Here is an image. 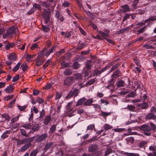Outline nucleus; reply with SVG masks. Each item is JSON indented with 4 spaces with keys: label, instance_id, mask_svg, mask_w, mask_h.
Here are the masks:
<instances>
[{
    "label": "nucleus",
    "instance_id": "nucleus-1",
    "mask_svg": "<svg viewBox=\"0 0 156 156\" xmlns=\"http://www.w3.org/2000/svg\"><path fill=\"white\" fill-rule=\"evenodd\" d=\"M141 130L143 131L144 134L146 136H149L151 134V128L147 124H144L140 126Z\"/></svg>",
    "mask_w": 156,
    "mask_h": 156
},
{
    "label": "nucleus",
    "instance_id": "nucleus-2",
    "mask_svg": "<svg viewBox=\"0 0 156 156\" xmlns=\"http://www.w3.org/2000/svg\"><path fill=\"white\" fill-rule=\"evenodd\" d=\"M17 30L14 27H12L7 31L6 33L3 35V38H6L7 37H11L13 34L16 33Z\"/></svg>",
    "mask_w": 156,
    "mask_h": 156
},
{
    "label": "nucleus",
    "instance_id": "nucleus-3",
    "mask_svg": "<svg viewBox=\"0 0 156 156\" xmlns=\"http://www.w3.org/2000/svg\"><path fill=\"white\" fill-rule=\"evenodd\" d=\"M37 9H38L39 10H41L42 9V7L40 5L34 3V4L32 8L29 11L28 13L29 14H31Z\"/></svg>",
    "mask_w": 156,
    "mask_h": 156
},
{
    "label": "nucleus",
    "instance_id": "nucleus-4",
    "mask_svg": "<svg viewBox=\"0 0 156 156\" xmlns=\"http://www.w3.org/2000/svg\"><path fill=\"white\" fill-rule=\"evenodd\" d=\"M74 79L73 77L71 76L66 78L64 81V85L66 86H70L72 84Z\"/></svg>",
    "mask_w": 156,
    "mask_h": 156
},
{
    "label": "nucleus",
    "instance_id": "nucleus-5",
    "mask_svg": "<svg viewBox=\"0 0 156 156\" xmlns=\"http://www.w3.org/2000/svg\"><path fill=\"white\" fill-rule=\"evenodd\" d=\"M50 13L47 10L45 9L44 11L43 16L45 20V23H47L50 20Z\"/></svg>",
    "mask_w": 156,
    "mask_h": 156
},
{
    "label": "nucleus",
    "instance_id": "nucleus-6",
    "mask_svg": "<svg viewBox=\"0 0 156 156\" xmlns=\"http://www.w3.org/2000/svg\"><path fill=\"white\" fill-rule=\"evenodd\" d=\"M48 134L47 133H45L39 136L35 140L36 142H40L46 138L48 137Z\"/></svg>",
    "mask_w": 156,
    "mask_h": 156
},
{
    "label": "nucleus",
    "instance_id": "nucleus-7",
    "mask_svg": "<svg viewBox=\"0 0 156 156\" xmlns=\"http://www.w3.org/2000/svg\"><path fill=\"white\" fill-rule=\"evenodd\" d=\"M35 138V137L34 136H33L24 138L21 140L20 143L21 144H24L27 143V144L31 143V142L34 140Z\"/></svg>",
    "mask_w": 156,
    "mask_h": 156
},
{
    "label": "nucleus",
    "instance_id": "nucleus-8",
    "mask_svg": "<svg viewBox=\"0 0 156 156\" xmlns=\"http://www.w3.org/2000/svg\"><path fill=\"white\" fill-rule=\"evenodd\" d=\"M31 145V143H27L21 147L20 148V151L21 152H24L27 150Z\"/></svg>",
    "mask_w": 156,
    "mask_h": 156
},
{
    "label": "nucleus",
    "instance_id": "nucleus-9",
    "mask_svg": "<svg viewBox=\"0 0 156 156\" xmlns=\"http://www.w3.org/2000/svg\"><path fill=\"white\" fill-rule=\"evenodd\" d=\"M42 58L37 57L35 59L36 65L37 66H40L44 62V61L42 60Z\"/></svg>",
    "mask_w": 156,
    "mask_h": 156
},
{
    "label": "nucleus",
    "instance_id": "nucleus-10",
    "mask_svg": "<svg viewBox=\"0 0 156 156\" xmlns=\"http://www.w3.org/2000/svg\"><path fill=\"white\" fill-rule=\"evenodd\" d=\"M145 119L149 120L153 119V120H155L156 119V116H154L153 113H151L148 114L146 116Z\"/></svg>",
    "mask_w": 156,
    "mask_h": 156
},
{
    "label": "nucleus",
    "instance_id": "nucleus-11",
    "mask_svg": "<svg viewBox=\"0 0 156 156\" xmlns=\"http://www.w3.org/2000/svg\"><path fill=\"white\" fill-rule=\"evenodd\" d=\"M97 146L95 145H91L88 148V151L90 152H92L97 150Z\"/></svg>",
    "mask_w": 156,
    "mask_h": 156
},
{
    "label": "nucleus",
    "instance_id": "nucleus-12",
    "mask_svg": "<svg viewBox=\"0 0 156 156\" xmlns=\"http://www.w3.org/2000/svg\"><path fill=\"white\" fill-rule=\"evenodd\" d=\"M116 86L117 87H121L123 86L124 85V83L122 80H118L117 82L116 83Z\"/></svg>",
    "mask_w": 156,
    "mask_h": 156
},
{
    "label": "nucleus",
    "instance_id": "nucleus-13",
    "mask_svg": "<svg viewBox=\"0 0 156 156\" xmlns=\"http://www.w3.org/2000/svg\"><path fill=\"white\" fill-rule=\"evenodd\" d=\"M93 99L92 98H90L85 102L84 103V105L85 106H90L92 105L91 104L93 103Z\"/></svg>",
    "mask_w": 156,
    "mask_h": 156
},
{
    "label": "nucleus",
    "instance_id": "nucleus-14",
    "mask_svg": "<svg viewBox=\"0 0 156 156\" xmlns=\"http://www.w3.org/2000/svg\"><path fill=\"white\" fill-rule=\"evenodd\" d=\"M13 86L12 85H10L5 88V90L6 93H10L13 91Z\"/></svg>",
    "mask_w": 156,
    "mask_h": 156
},
{
    "label": "nucleus",
    "instance_id": "nucleus-15",
    "mask_svg": "<svg viewBox=\"0 0 156 156\" xmlns=\"http://www.w3.org/2000/svg\"><path fill=\"white\" fill-rule=\"evenodd\" d=\"M78 90L76 89H74L72 90V94H69L68 95V96L71 97L72 96V94L74 95L75 96H76L78 94Z\"/></svg>",
    "mask_w": 156,
    "mask_h": 156
},
{
    "label": "nucleus",
    "instance_id": "nucleus-16",
    "mask_svg": "<svg viewBox=\"0 0 156 156\" xmlns=\"http://www.w3.org/2000/svg\"><path fill=\"white\" fill-rule=\"evenodd\" d=\"M73 71L72 69H66L64 72L63 74L65 75H70L72 73Z\"/></svg>",
    "mask_w": 156,
    "mask_h": 156
},
{
    "label": "nucleus",
    "instance_id": "nucleus-17",
    "mask_svg": "<svg viewBox=\"0 0 156 156\" xmlns=\"http://www.w3.org/2000/svg\"><path fill=\"white\" fill-rule=\"evenodd\" d=\"M51 118L50 116L45 117L44 121V123L45 125H47L50 122Z\"/></svg>",
    "mask_w": 156,
    "mask_h": 156
},
{
    "label": "nucleus",
    "instance_id": "nucleus-18",
    "mask_svg": "<svg viewBox=\"0 0 156 156\" xmlns=\"http://www.w3.org/2000/svg\"><path fill=\"white\" fill-rule=\"evenodd\" d=\"M86 100V99L84 98H83L79 99L77 101L76 105V106H78L82 104Z\"/></svg>",
    "mask_w": 156,
    "mask_h": 156
},
{
    "label": "nucleus",
    "instance_id": "nucleus-19",
    "mask_svg": "<svg viewBox=\"0 0 156 156\" xmlns=\"http://www.w3.org/2000/svg\"><path fill=\"white\" fill-rule=\"evenodd\" d=\"M22 127L25 128L26 129L28 130L31 128V125L30 123H26L23 125Z\"/></svg>",
    "mask_w": 156,
    "mask_h": 156
},
{
    "label": "nucleus",
    "instance_id": "nucleus-20",
    "mask_svg": "<svg viewBox=\"0 0 156 156\" xmlns=\"http://www.w3.org/2000/svg\"><path fill=\"white\" fill-rule=\"evenodd\" d=\"M101 113L100 115L103 117H106L108 115H110L111 114L112 112H103L102 111H100Z\"/></svg>",
    "mask_w": 156,
    "mask_h": 156
},
{
    "label": "nucleus",
    "instance_id": "nucleus-21",
    "mask_svg": "<svg viewBox=\"0 0 156 156\" xmlns=\"http://www.w3.org/2000/svg\"><path fill=\"white\" fill-rule=\"evenodd\" d=\"M93 65V63L92 62V61L89 60L88 61L86 64V66L87 67V69H90L91 68V67Z\"/></svg>",
    "mask_w": 156,
    "mask_h": 156
},
{
    "label": "nucleus",
    "instance_id": "nucleus-22",
    "mask_svg": "<svg viewBox=\"0 0 156 156\" xmlns=\"http://www.w3.org/2000/svg\"><path fill=\"white\" fill-rule=\"evenodd\" d=\"M8 58L11 60L14 61L16 59V57L14 54H11L9 55V56L8 57Z\"/></svg>",
    "mask_w": 156,
    "mask_h": 156
},
{
    "label": "nucleus",
    "instance_id": "nucleus-23",
    "mask_svg": "<svg viewBox=\"0 0 156 156\" xmlns=\"http://www.w3.org/2000/svg\"><path fill=\"white\" fill-rule=\"evenodd\" d=\"M20 115L18 114L17 116L12 118L11 120V122L12 123L15 122L17 121L19 119Z\"/></svg>",
    "mask_w": 156,
    "mask_h": 156
},
{
    "label": "nucleus",
    "instance_id": "nucleus-24",
    "mask_svg": "<svg viewBox=\"0 0 156 156\" xmlns=\"http://www.w3.org/2000/svg\"><path fill=\"white\" fill-rule=\"evenodd\" d=\"M156 20V16L150 17L147 19L146 21L148 22H151Z\"/></svg>",
    "mask_w": 156,
    "mask_h": 156
},
{
    "label": "nucleus",
    "instance_id": "nucleus-25",
    "mask_svg": "<svg viewBox=\"0 0 156 156\" xmlns=\"http://www.w3.org/2000/svg\"><path fill=\"white\" fill-rule=\"evenodd\" d=\"M122 8L124 9L123 12H126L129 11V7L127 5H125L122 6Z\"/></svg>",
    "mask_w": 156,
    "mask_h": 156
},
{
    "label": "nucleus",
    "instance_id": "nucleus-26",
    "mask_svg": "<svg viewBox=\"0 0 156 156\" xmlns=\"http://www.w3.org/2000/svg\"><path fill=\"white\" fill-rule=\"evenodd\" d=\"M46 49L44 48L40 52L39 54L38 55L37 57L41 58H43L44 52L46 51Z\"/></svg>",
    "mask_w": 156,
    "mask_h": 156
},
{
    "label": "nucleus",
    "instance_id": "nucleus-27",
    "mask_svg": "<svg viewBox=\"0 0 156 156\" xmlns=\"http://www.w3.org/2000/svg\"><path fill=\"white\" fill-rule=\"evenodd\" d=\"M147 144V142L145 141H142L140 142L139 146L140 148H143L145 145Z\"/></svg>",
    "mask_w": 156,
    "mask_h": 156
},
{
    "label": "nucleus",
    "instance_id": "nucleus-28",
    "mask_svg": "<svg viewBox=\"0 0 156 156\" xmlns=\"http://www.w3.org/2000/svg\"><path fill=\"white\" fill-rule=\"evenodd\" d=\"M103 127L105 130H108L112 128V126L108 124H105L103 126Z\"/></svg>",
    "mask_w": 156,
    "mask_h": 156
},
{
    "label": "nucleus",
    "instance_id": "nucleus-29",
    "mask_svg": "<svg viewBox=\"0 0 156 156\" xmlns=\"http://www.w3.org/2000/svg\"><path fill=\"white\" fill-rule=\"evenodd\" d=\"M38 151L37 149H34L31 151L30 154V156H36Z\"/></svg>",
    "mask_w": 156,
    "mask_h": 156
},
{
    "label": "nucleus",
    "instance_id": "nucleus-30",
    "mask_svg": "<svg viewBox=\"0 0 156 156\" xmlns=\"http://www.w3.org/2000/svg\"><path fill=\"white\" fill-rule=\"evenodd\" d=\"M20 62H18L16 65L14 67L13 69L12 70L14 72H16L19 69L20 66Z\"/></svg>",
    "mask_w": 156,
    "mask_h": 156
},
{
    "label": "nucleus",
    "instance_id": "nucleus-31",
    "mask_svg": "<svg viewBox=\"0 0 156 156\" xmlns=\"http://www.w3.org/2000/svg\"><path fill=\"white\" fill-rule=\"evenodd\" d=\"M53 143L52 142H50L47 144L45 147V148L44 149V150L46 151L53 144Z\"/></svg>",
    "mask_w": 156,
    "mask_h": 156
},
{
    "label": "nucleus",
    "instance_id": "nucleus-32",
    "mask_svg": "<svg viewBox=\"0 0 156 156\" xmlns=\"http://www.w3.org/2000/svg\"><path fill=\"white\" fill-rule=\"evenodd\" d=\"M51 61V59H48L45 63V64L43 66V68L44 69H45L46 67L48 66L50 64V62Z\"/></svg>",
    "mask_w": 156,
    "mask_h": 156
},
{
    "label": "nucleus",
    "instance_id": "nucleus-33",
    "mask_svg": "<svg viewBox=\"0 0 156 156\" xmlns=\"http://www.w3.org/2000/svg\"><path fill=\"white\" fill-rule=\"evenodd\" d=\"M17 106L19 109L21 111L24 110L26 109L27 107V106L26 105H24L23 106H20L19 105H17Z\"/></svg>",
    "mask_w": 156,
    "mask_h": 156
},
{
    "label": "nucleus",
    "instance_id": "nucleus-34",
    "mask_svg": "<svg viewBox=\"0 0 156 156\" xmlns=\"http://www.w3.org/2000/svg\"><path fill=\"white\" fill-rule=\"evenodd\" d=\"M98 32L101 35V36L104 38H105L107 36V34L106 33H104L102 31H98Z\"/></svg>",
    "mask_w": 156,
    "mask_h": 156
},
{
    "label": "nucleus",
    "instance_id": "nucleus-35",
    "mask_svg": "<svg viewBox=\"0 0 156 156\" xmlns=\"http://www.w3.org/2000/svg\"><path fill=\"white\" fill-rule=\"evenodd\" d=\"M80 65L77 62H75L73 65V67L74 69H76L80 67Z\"/></svg>",
    "mask_w": 156,
    "mask_h": 156
},
{
    "label": "nucleus",
    "instance_id": "nucleus-36",
    "mask_svg": "<svg viewBox=\"0 0 156 156\" xmlns=\"http://www.w3.org/2000/svg\"><path fill=\"white\" fill-rule=\"evenodd\" d=\"M21 68L23 71H25L27 68L26 64L25 63H23L21 66Z\"/></svg>",
    "mask_w": 156,
    "mask_h": 156
},
{
    "label": "nucleus",
    "instance_id": "nucleus-37",
    "mask_svg": "<svg viewBox=\"0 0 156 156\" xmlns=\"http://www.w3.org/2000/svg\"><path fill=\"white\" fill-rule=\"evenodd\" d=\"M92 105L93 106V108L95 109L96 111H97V109L98 108L100 110L101 109V106L98 104H93Z\"/></svg>",
    "mask_w": 156,
    "mask_h": 156
},
{
    "label": "nucleus",
    "instance_id": "nucleus-38",
    "mask_svg": "<svg viewBox=\"0 0 156 156\" xmlns=\"http://www.w3.org/2000/svg\"><path fill=\"white\" fill-rule=\"evenodd\" d=\"M20 132L21 133V134L23 135V136H26V137H28L29 136L26 133L25 130L22 129H20Z\"/></svg>",
    "mask_w": 156,
    "mask_h": 156
},
{
    "label": "nucleus",
    "instance_id": "nucleus-39",
    "mask_svg": "<svg viewBox=\"0 0 156 156\" xmlns=\"http://www.w3.org/2000/svg\"><path fill=\"white\" fill-rule=\"evenodd\" d=\"M38 47L37 44L35 43L34 44H31V47H30V49L33 50L37 48Z\"/></svg>",
    "mask_w": 156,
    "mask_h": 156
},
{
    "label": "nucleus",
    "instance_id": "nucleus-40",
    "mask_svg": "<svg viewBox=\"0 0 156 156\" xmlns=\"http://www.w3.org/2000/svg\"><path fill=\"white\" fill-rule=\"evenodd\" d=\"M126 154L127 156H139L140 155L138 153H126Z\"/></svg>",
    "mask_w": 156,
    "mask_h": 156
},
{
    "label": "nucleus",
    "instance_id": "nucleus-41",
    "mask_svg": "<svg viewBox=\"0 0 156 156\" xmlns=\"http://www.w3.org/2000/svg\"><path fill=\"white\" fill-rule=\"evenodd\" d=\"M94 128V125L92 124L88 126L87 127V130L92 131Z\"/></svg>",
    "mask_w": 156,
    "mask_h": 156
},
{
    "label": "nucleus",
    "instance_id": "nucleus-42",
    "mask_svg": "<svg viewBox=\"0 0 156 156\" xmlns=\"http://www.w3.org/2000/svg\"><path fill=\"white\" fill-rule=\"evenodd\" d=\"M95 81V80L94 79L91 80L87 82L86 85H91L93 84L94 83Z\"/></svg>",
    "mask_w": 156,
    "mask_h": 156
},
{
    "label": "nucleus",
    "instance_id": "nucleus-43",
    "mask_svg": "<svg viewBox=\"0 0 156 156\" xmlns=\"http://www.w3.org/2000/svg\"><path fill=\"white\" fill-rule=\"evenodd\" d=\"M62 68H64L68 66L69 63H66L65 62H63L61 63Z\"/></svg>",
    "mask_w": 156,
    "mask_h": 156
},
{
    "label": "nucleus",
    "instance_id": "nucleus-44",
    "mask_svg": "<svg viewBox=\"0 0 156 156\" xmlns=\"http://www.w3.org/2000/svg\"><path fill=\"white\" fill-rule=\"evenodd\" d=\"M13 95H8L4 98V99L5 101H8L13 98Z\"/></svg>",
    "mask_w": 156,
    "mask_h": 156
},
{
    "label": "nucleus",
    "instance_id": "nucleus-45",
    "mask_svg": "<svg viewBox=\"0 0 156 156\" xmlns=\"http://www.w3.org/2000/svg\"><path fill=\"white\" fill-rule=\"evenodd\" d=\"M16 100V98L14 99L13 100L11 101L8 104V106L9 108H11L13 105L15 103Z\"/></svg>",
    "mask_w": 156,
    "mask_h": 156
},
{
    "label": "nucleus",
    "instance_id": "nucleus-46",
    "mask_svg": "<svg viewBox=\"0 0 156 156\" xmlns=\"http://www.w3.org/2000/svg\"><path fill=\"white\" fill-rule=\"evenodd\" d=\"M56 127V126L55 125H53L52 126L50 129L49 131V133H53L55 131V129Z\"/></svg>",
    "mask_w": 156,
    "mask_h": 156
},
{
    "label": "nucleus",
    "instance_id": "nucleus-47",
    "mask_svg": "<svg viewBox=\"0 0 156 156\" xmlns=\"http://www.w3.org/2000/svg\"><path fill=\"white\" fill-rule=\"evenodd\" d=\"M42 30L46 32H48L49 30V29L48 27L43 25L42 26Z\"/></svg>",
    "mask_w": 156,
    "mask_h": 156
},
{
    "label": "nucleus",
    "instance_id": "nucleus-48",
    "mask_svg": "<svg viewBox=\"0 0 156 156\" xmlns=\"http://www.w3.org/2000/svg\"><path fill=\"white\" fill-rule=\"evenodd\" d=\"M31 110H33L35 114L39 112L38 110L36 108L35 106H34L33 108H31Z\"/></svg>",
    "mask_w": 156,
    "mask_h": 156
},
{
    "label": "nucleus",
    "instance_id": "nucleus-49",
    "mask_svg": "<svg viewBox=\"0 0 156 156\" xmlns=\"http://www.w3.org/2000/svg\"><path fill=\"white\" fill-rule=\"evenodd\" d=\"M9 133V131H6L5 132H4L2 135L1 136V137L2 139H4L6 137H7L8 136L7 135V133Z\"/></svg>",
    "mask_w": 156,
    "mask_h": 156
},
{
    "label": "nucleus",
    "instance_id": "nucleus-50",
    "mask_svg": "<svg viewBox=\"0 0 156 156\" xmlns=\"http://www.w3.org/2000/svg\"><path fill=\"white\" fill-rule=\"evenodd\" d=\"M52 87L51 84L50 83H48L43 87L44 89H48Z\"/></svg>",
    "mask_w": 156,
    "mask_h": 156
},
{
    "label": "nucleus",
    "instance_id": "nucleus-51",
    "mask_svg": "<svg viewBox=\"0 0 156 156\" xmlns=\"http://www.w3.org/2000/svg\"><path fill=\"white\" fill-rule=\"evenodd\" d=\"M126 140L128 142L132 143L134 141V138L132 137H129L127 138Z\"/></svg>",
    "mask_w": 156,
    "mask_h": 156
},
{
    "label": "nucleus",
    "instance_id": "nucleus-52",
    "mask_svg": "<svg viewBox=\"0 0 156 156\" xmlns=\"http://www.w3.org/2000/svg\"><path fill=\"white\" fill-rule=\"evenodd\" d=\"M45 114V111L44 109H43L41 112H40V115L39 118H42Z\"/></svg>",
    "mask_w": 156,
    "mask_h": 156
},
{
    "label": "nucleus",
    "instance_id": "nucleus-53",
    "mask_svg": "<svg viewBox=\"0 0 156 156\" xmlns=\"http://www.w3.org/2000/svg\"><path fill=\"white\" fill-rule=\"evenodd\" d=\"M127 108L130 111H132L134 110L135 109V107L133 105H128L127 106Z\"/></svg>",
    "mask_w": 156,
    "mask_h": 156
},
{
    "label": "nucleus",
    "instance_id": "nucleus-54",
    "mask_svg": "<svg viewBox=\"0 0 156 156\" xmlns=\"http://www.w3.org/2000/svg\"><path fill=\"white\" fill-rule=\"evenodd\" d=\"M112 150L110 148L108 149L106 151L105 155H107L112 153Z\"/></svg>",
    "mask_w": 156,
    "mask_h": 156
},
{
    "label": "nucleus",
    "instance_id": "nucleus-55",
    "mask_svg": "<svg viewBox=\"0 0 156 156\" xmlns=\"http://www.w3.org/2000/svg\"><path fill=\"white\" fill-rule=\"evenodd\" d=\"M125 129H124L123 128H116L114 129V130L115 132H120Z\"/></svg>",
    "mask_w": 156,
    "mask_h": 156
},
{
    "label": "nucleus",
    "instance_id": "nucleus-56",
    "mask_svg": "<svg viewBox=\"0 0 156 156\" xmlns=\"http://www.w3.org/2000/svg\"><path fill=\"white\" fill-rule=\"evenodd\" d=\"M150 125L151 126V130H155L156 129V126L153 123L151 122L150 123Z\"/></svg>",
    "mask_w": 156,
    "mask_h": 156
},
{
    "label": "nucleus",
    "instance_id": "nucleus-57",
    "mask_svg": "<svg viewBox=\"0 0 156 156\" xmlns=\"http://www.w3.org/2000/svg\"><path fill=\"white\" fill-rule=\"evenodd\" d=\"M62 95L59 93H57L55 96V99L57 100L60 98L61 97Z\"/></svg>",
    "mask_w": 156,
    "mask_h": 156
},
{
    "label": "nucleus",
    "instance_id": "nucleus-58",
    "mask_svg": "<svg viewBox=\"0 0 156 156\" xmlns=\"http://www.w3.org/2000/svg\"><path fill=\"white\" fill-rule=\"evenodd\" d=\"M136 95V94L134 92H132L128 94V96L130 97H134Z\"/></svg>",
    "mask_w": 156,
    "mask_h": 156
},
{
    "label": "nucleus",
    "instance_id": "nucleus-59",
    "mask_svg": "<svg viewBox=\"0 0 156 156\" xmlns=\"http://www.w3.org/2000/svg\"><path fill=\"white\" fill-rule=\"evenodd\" d=\"M37 101L40 104L44 102V101L42 98H40L37 97Z\"/></svg>",
    "mask_w": 156,
    "mask_h": 156
},
{
    "label": "nucleus",
    "instance_id": "nucleus-60",
    "mask_svg": "<svg viewBox=\"0 0 156 156\" xmlns=\"http://www.w3.org/2000/svg\"><path fill=\"white\" fill-rule=\"evenodd\" d=\"M39 126H34L32 127V130L36 131H38L39 129Z\"/></svg>",
    "mask_w": 156,
    "mask_h": 156
},
{
    "label": "nucleus",
    "instance_id": "nucleus-61",
    "mask_svg": "<svg viewBox=\"0 0 156 156\" xmlns=\"http://www.w3.org/2000/svg\"><path fill=\"white\" fill-rule=\"evenodd\" d=\"M101 104L105 103L106 105H107L109 104V102L108 101L103 100L102 99H101Z\"/></svg>",
    "mask_w": 156,
    "mask_h": 156
},
{
    "label": "nucleus",
    "instance_id": "nucleus-62",
    "mask_svg": "<svg viewBox=\"0 0 156 156\" xmlns=\"http://www.w3.org/2000/svg\"><path fill=\"white\" fill-rule=\"evenodd\" d=\"M85 45V43H82L79 45L78 48L80 49H81Z\"/></svg>",
    "mask_w": 156,
    "mask_h": 156
},
{
    "label": "nucleus",
    "instance_id": "nucleus-63",
    "mask_svg": "<svg viewBox=\"0 0 156 156\" xmlns=\"http://www.w3.org/2000/svg\"><path fill=\"white\" fill-rule=\"evenodd\" d=\"M147 104L146 102H144L143 103V104L141 105V107L142 108L145 109L147 108Z\"/></svg>",
    "mask_w": 156,
    "mask_h": 156
},
{
    "label": "nucleus",
    "instance_id": "nucleus-64",
    "mask_svg": "<svg viewBox=\"0 0 156 156\" xmlns=\"http://www.w3.org/2000/svg\"><path fill=\"white\" fill-rule=\"evenodd\" d=\"M79 29L80 32L84 35H85L86 34V32L83 29L80 27H79Z\"/></svg>",
    "mask_w": 156,
    "mask_h": 156
}]
</instances>
